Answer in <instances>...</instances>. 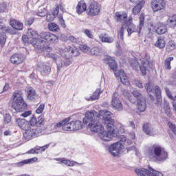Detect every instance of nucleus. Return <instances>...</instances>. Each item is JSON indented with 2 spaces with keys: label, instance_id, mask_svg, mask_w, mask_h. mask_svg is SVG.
<instances>
[{
  "label": "nucleus",
  "instance_id": "obj_1",
  "mask_svg": "<svg viewBox=\"0 0 176 176\" xmlns=\"http://www.w3.org/2000/svg\"><path fill=\"white\" fill-rule=\"evenodd\" d=\"M111 115L112 113L107 110H101L99 113L96 111H87L83 118V123L87 125L88 130H90L91 133H99L98 136L102 141L109 142L113 137L119 135L115 120L111 118ZM100 119H102L107 124V131L100 132L104 130V126Z\"/></svg>",
  "mask_w": 176,
  "mask_h": 176
},
{
  "label": "nucleus",
  "instance_id": "obj_2",
  "mask_svg": "<svg viewBox=\"0 0 176 176\" xmlns=\"http://www.w3.org/2000/svg\"><path fill=\"white\" fill-rule=\"evenodd\" d=\"M104 61L105 64L109 65L110 69L113 71L115 76H116V78H120L122 85H124L125 86H129V85H130V81H129V78L126 75V73H124V70L121 69L118 72V63H116V60L112 59L111 56H107L104 59Z\"/></svg>",
  "mask_w": 176,
  "mask_h": 176
},
{
  "label": "nucleus",
  "instance_id": "obj_3",
  "mask_svg": "<svg viewBox=\"0 0 176 176\" xmlns=\"http://www.w3.org/2000/svg\"><path fill=\"white\" fill-rule=\"evenodd\" d=\"M28 36L30 39H36V38H41L47 42L50 43H57L58 42V37L50 32H43L38 34V32L32 29H28Z\"/></svg>",
  "mask_w": 176,
  "mask_h": 176
},
{
  "label": "nucleus",
  "instance_id": "obj_4",
  "mask_svg": "<svg viewBox=\"0 0 176 176\" xmlns=\"http://www.w3.org/2000/svg\"><path fill=\"white\" fill-rule=\"evenodd\" d=\"M153 160L155 162H164L168 159V153L164 148L160 145L154 144L153 146Z\"/></svg>",
  "mask_w": 176,
  "mask_h": 176
},
{
  "label": "nucleus",
  "instance_id": "obj_5",
  "mask_svg": "<svg viewBox=\"0 0 176 176\" xmlns=\"http://www.w3.org/2000/svg\"><path fill=\"white\" fill-rule=\"evenodd\" d=\"M140 69L143 76L146 75V72L149 68H152L153 67V63L151 61V58L148 57L146 55L145 58H142L140 59Z\"/></svg>",
  "mask_w": 176,
  "mask_h": 176
},
{
  "label": "nucleus",
  "instance_id": "obj_6",
  "mask_svg": "<svg viewBox=\"0 0 176 176\" xmlns=\"http://www.w3.org/2000/svg\"><path fill=\"white\" fill-rule=\"evenodd\" d=\"M148 169H135V172L138 176H163V173L153 169L152 167L148 166Z\"/></svg>",
  "mask_w": 176,
  "mask_h": 176
},
{
  "label": "nucleus",
  "instance_id": "obj_7",
  "mask_svg": "<svg viewBox=\"0 0 176 176\" xmlns=\"http://www.w3.org/2000/svg\"><path fill=\"white\" fill-rule=\"evenodd\" d=\"M63 129L66 131H75L76 130H80L83 129V122L80 120L72 121L65 125Z\"/></svg>",
  "mask_w": 176,
  "mask_h": 176
},
{
  "label": "nucleus",
  "instance_id": "obj_8",
  "mask_svg": "<svg viewBox=\"0 0 176 176\" xmlns=\"http://www.w3.org/2000/svg\"><path fill=\"white\" fill-rule=\"evenodd\" d=\"M25 133L23 134L24 138L25 140H31L32 138H35L38 137V135L42 133V129L39 128L37 129H33L32 127L30 126L28 129L25 131Z\"/></svg>",
  "mask_w": 176,
  "mask_h": 176
},
{
  "label": "nucleus",
  "instance_id": "obj_9",
  "mask_svg": "<svg viewBox=\"0 0 176 176\" xmlns=\"http://www.w3.org/2000/svg\"><path fill=\"white\" fill-rule=\"evenodd\" d=\"M122 149H123V144L120 142H117L109 147V152L112 156L116 157L120 155Z\"/></svg>",
  "mask_w": 176,
  "mask_h": 176
},
{
  "label": "nucleus",
  "instance_id": "obj_10",
  "mask_svg": "<svg viewBox=\"0 0 176 176\" xmlns=\"http://www.w3.org/2000/svg\"><path fill=\"white\" fill-rule=\"evenodd\" d=\"M101 11V6L96 1H92L88 8L87 14L89 16H98Z\"/></svg>",
  "mask_w": 176,
  "mask_h": 176
},
{
  "label": "nucleus",
  "instance_id": "obj_11",
  "mask_svg": "<svg viewBox=\"0 0 176 176\" xmlns=\"http://www.w3.org/2000/svg\"><path fill=\"white\" fill-rule=\"evenodd\" d=\"M60 54L63 58L76 57V56H79V52L75 47H67L62 50Z\"/></svg>",
  "mask_w": 176,
  "mask_h": 176
},
{
  "label": "nucleus",
  "instance_id": "obj_12",
  "mask_svg": "<svg viewBox=\"0 0 176 176\" xmlns=\"http://www.w3.org/2000/svg\"><path fill=\"white\" fill-rule=\"evenodd\" d=\"M111 105L117 109V111H123V104H122V101L119 100V94L118 93H114L112 96Z\"/></svg>",
  "mask_w": 176,
  "mask_h": 176
},
{
  "label": "nucleus",
  "instance_id": "obj_13",
  "mask_svg": "<svg viewBox=\"0 0 176 176\" xmlns=\"http://www.w3.org/2000/svg\"><path fill=\"white\" fill-rule=\"evenodd\" d=\"M151 8L153 12H159L166 8V3L164 0H152Z\"/></svg>",
  "mask_w": 176,
  "mask_h": 176
},
{
  "label": "nucleus",
  "instance_id": "obj_14",
  "mask_svg": "<svg viewBox=\"0 0 176 176\" xmlns=\"http://www.w3.org/2000/svg\"><path fill=\"white\" fill-rule=\"evenodd\" d=\"M25 58H24V55L22 54H14L10 57V61L12 64L14 65H19V64H22L24 62Z\"/></svg>",
  "mask_w": 176,
  "mask_h": 176
},
{
  "label": "nucleus",
  "instance_id": "obj_15",
  "mask_svg": "<svg viewBox=\"0 0 176 176\" xmlns=\"http://www.w3.org/2000/svg\"><path fill=\"white\" fill-rule=\"evenodd\" d=\"M72 64V60L69 57H65V59H59L56 61L57 69L60 71L63 67H68Z\"/></svg>",
  "mask_w": 176,
  "mask_h": 176
},
{
  "label": "nucleus",
  "instance_id": "obj_16",
  "mask_svg": "<svg viewBox=\"0 0 176 176\" xmlns=\"http://www.w3.org/2000/svg\"><path fill=\"white\" fill-rule=\"evenodd\" d=\"M15 123L19 126L21 130L26 131L28 129H30V122L27 121L24 118H16Z\"/></svg>",
  "mask_w": 176,
  "mask_h": 176
},
{
  "label": "nucleus",
  "instance_id": "obj_17",
  "mask_svg": "<svg viewBox=\"0 0 176 176\" xmlns=\"http://www.w3.org/2000/svg\"><path fill=\"white\" fill-rule=\"evenodd\" d=\"M46 42L41 38H36L35 43L34 44V47L35 49H37L38 50H40L41 52H43L44 50H46Z\"/></svg>",
  "mask_w": 176,
  "mask_h": 176
},
{
  "label": "nucleus",
  "instance_id": "obj_18",
  "mask_svg": "<svg viewBox=\"0 0 176 176\" xmlns=\"http://www.w3.org/2000/svg\"><path fill=\"white\" fill-rule=\"evenodd\" d=\"M10 24L14 30H16L17 31H23L24 28V24L17 19L11 20Z\"/></svg>",
  "mask_w": 176,
  "mask_h": 176
},
{
  "label": "nucleus",
  "instance_id": "obj_19",
  "mask_svg": "<svg viewBox=\"0 0 176 176\" xmlns=\"http://www.w3.org/2000/svg\"><path fill=\"white\" fill-rule=\"evenodd\" d=\"M38 71H39L42 75H49L52 72V68L47 65L41 63L38 65Z\"/></svg>",
  "mask_w": 176,
  "mask_h": 176
},
{
  "label": "nucleus",
  "instance_id": "obj_20",
  "mask_svg": "<svg viewBox=\"0 0 176 176\" xmlns=\"http://www.w3.org/2000/svg\"><path fill=\"white\" fill-rule=\"evenodd\" d=\"M76 13H78V14H82V13L86 12L87 9V6H86V3L85 2V1H80L76 7Z\"/></svg>",
  "mask_w": 176,
  "mask_h": 176
},
{
  "label": "nucleus",
  "instance_id": "obj_21",
  "mask_svg": "<svg viewBox=\"0 0 176 176\" xmlns=\"http://www.w3.org/2000/svg\"><path fill=\"white\" fill-rule=\"evenodd\" d=\"M143 131L147 135H151V137H153V135H155V132L153 131V127L149 123H145L143 125Z\"/></svg>",
  "mask_w": 176,
  "mask_h": 176
},
{
  "label": "nucleus",
  "instance_id": "obj_22",
  "mask_svg": "<svg viewBox=\"0 0 176 176\" xmlns=\"http://www.w3.org/2000/svg\"><path fill=\"white\" fill-rule=\"evenodd\" d=\"M102 93V91H101V89H97L94 93L93 95L89 98H85V100L87 101H96V100H98L100 98V96H101V94Z\"/></svg>",
  "mask_w": 176,
  "mask_h": 176
},
{
  "label": "nucleus",
  "instance_id": "obj_23",
  "mask_svg": "<svg viewBox=\"0 0 176 176\" xmlns=\"http://www.w3.org/2000/svg\"><path fill=\"white\" fill-rule=\"evenodd\" d=\"M127 32H128V36H131V34L134 32H138L140 33V28L136 27L135 25L133 23H129L127 28Z\"/></svg>",
  "mask_w": 176,
  "mask_h": 176
},
{
  "label": "nucleus",
  "instance_id": "obj_24",
  "mask_svg": "<svg viewBox=\"0 0 176 176\" xmlns=\"http://www.w3.org/2000/svg\"><path fill=\"white\" fill-rule=\"evenodd\" d=\"M155 47H158V49H164V47H166V41H164V37L159 36L155 43Z\"/></svg>",
  "mask_w": 176,
  "mask_h": 176
},
{
  "label": "nucleus",
  "instance_id": "obj_25",
  "mask_svg": "<svg viewBox=\"0 0 176 176\" xmlns=\"http://www.w3.org/2000/svg\"><path fill=\"white\" fill-rule=\"evenodd\" d=\"M155 31L158 35H163V34H166L167 32V27L164 23H158Z\"/></svg>",
  "mask_w": 176,
  "mask_h": 176
},
{
  "label": "nucleus",
  "instance_id": "obj_26",
  "mask_svg": "<svg viewBox=\"0 0 176 176\" xmlns=\"http://www.w3.org/2000/svg\"><path fill=\"white\" fill-rule=\"evenodd\" d=\"M138 109L140 112H145L146 109V100L145 99L138 101Z\"/></svg>",
  "mask_w": 176,
  "mask_h": 176
},
{
  "label": "nucleus",
  "instance_id": "obj_27",
  "mask_svg": "<svg viewBox=\"0 0 176 176\" xmlns=\"http://www.w3.org/2000/svg\"><path fill=\"white\" fill-rule=\"evenodd\" d=\"M71 120V118H65L64 120L60 121L59 122H58L55 128L57 127L58 129L60 127H62L63 130L64 131H67V129H64V126H67L68 124V122H69Z\"/></svg>",
  "mask_w": 176,
  "mask_h": 176
},
{
  "label": "nucleus",
  "instance_id": "obj_28",
  "mask_svg": "<svg viewBox=\"0 0 176 176\" xmlns=\"http://www.w3.org/2000/svg\"><path fill=\"white\" fill-rule=\"evenodd\" d=\"M116 17L117 21H120V23H123V21H126V20H127V12H123L120 14V12H117L116 13Z\"/></svg>",
  "mask_w": 176,
  "mask_h": 176
},
{
  "label": "nucleus",
  "instance_id": "obj_29",
  "mask_svg": "<svg viewBox=\"0 0 176 176\" xmlns=\"http://www.w3.org/2000/svg\"><path fill=\"white\" fill-rule=\"evenodd\" d=\"M145 4L144 1H140L139 3H138L133 8V13L135 14V16H137L140 12H141V10L142 9V7Z\"/></svg>",
  "mask_w": 176,
  "mask_h": 176
},
{
  "label": "nucleus",
  "instance_id": "obj_30",
  "mask_svg": "<svg viewBox=\"0 0 176 176\" xmlns=\"http://www.w3.org/2000/svg\"><path fill=\"white\" fill-rule=\"evenodd\" d=\"M167 25L169 26L170 28H175L176 27V14H174L167 20Z\"/></svg>",
  "mask_w": 176,
  "mask_h": 176
},
{
  "label": "nucleus",
  "instance_id": "obj_31",
  "mask_svg": "<svg viewBox=\"0 0 176 176\" xmlns=\"http://www.w3.org/2000/svg\"><path fill=\"white\" fill-rule=\"evenodd\" d=\"M36 160H38V158H36V157L25 160L18 162L17 166L21 167V166H24V164H31V163H35V162H36Z\"/></svg>",
  "mask_w": 176,
  "mask_h": 176
},
{
  "label": "nucleus",
  "instance_id": "obj_32",
  "mask_svg": "<svg viewBox=\"0 0 176 176\" xmlns=\"http://www.w3.org/2000/svg\"><path fill=\"white\" fill-rule=\"evenodd\" d=\"M56 160L60 162V163H63V164H65V166H68L69 167H73V166H75V164H78V162L68 160L65 158H60V160L56 159Z\"/></svg>",
  "mask_w": 176,
  "mask_h": 176
},
{
  "label": "nucleus",
  "instance_id": "obj_33",
  "mask_svg": "<svg viewBox=\"0 0 176 176\" xmlns=\"http://www.w3.org/2000/svg\"><path fill=\"white\" fill-rule=\"evenodd\" d=\"M20 104L16 107V112H23L25 111L28 108L27 103L24 101V99H22V101H20Z\"/></svg>",
  "mask_w": 176,
  "mask_h": 176
},
{
  "label": "nucleus",
  "instance_id": "obj_34",
  "mask_svg": "<svg viewBox=\"0 0 176 176\" xmlns=\"http://www.w3.org/2000/svg\"><path fill=\"white\" fill-rule=\"evenodd\" d=\"M99 39L101 41L102 43H113L114 39L113 37H109V36H105L104 34H100L99 36Z\"/></svg>",
  "mask_w": 176,
  "mask_h": 176
},
{
  "label": "nucleus",
  "instance_id": "obj_35",
  "mask_svg": "<svg viewBox=\"0 0 176 176\" xmlns=\"http://www.w3.org/2000/svg\"><path fill=\"white\" fill-rule=\"evenodd\" d=\"M28 100H35V97H36V92L35 89L33 88H28Z\"/></svg>",
  "mask_w": 176,
  "mask_h": 176
},
{
  "label": "nucleus",
  "instance_id": "obj_36",
  "mask_svg": "<svg viewBox=\"0 0 176 176\" xmlns=\"http://www.w3.org/2000/svg\"><path fill=\"white\" fill-rule=\"evenodd\" d=\"M173 60H174V57H173V56L168 57L165 59L164 64L165 69L167 71H170V69L172 68L171 67V61H173Z\"/></svg>",
  "mask_w": 176,
  "mask_h": 176
},
{
  "label": "nucleus",
  "instance_id": "obj_37",
  "mask_svg": "<svg viewBox=\"0 0 176 176\" xmlns=\"http://www.w3.org/2000/svg\"><path fill=\"white\" fill-rule=\"evenodd\" d=\"M24 100L23 98V91L16 90L13 93L12 100Z\"/></svg>",
  "mask_w": 176,
  "mask_h": 176
},
{
  "label": "nucleus",
  "instance_id": "obj_38",
  "mask_svg": "<svg viewBox=\"0 0 176 176\" xmlns=\"http://www.w3.org/2000/svg\"><path fill=\"white\" fill-rule=\"evenodd\" d=\"M47 14V11L46 10V8L43 6H40L38 9L37 16H39L40 17H45Z\"/></svg>",
  "mask_w": 176,
  "mask_h": 176
},
{
  "label": "nucleus",
  "instance_id": "obj_39",
  "mask_svg": "<svg viewBox=\"0 0 176 176\" xmlns=\"http://www.w3.org/2000/svg\"><path fill=\"white\" fill-rule=\"evenodd\" d=\"M131 67L135 70L138 71V68H140V63L136 59H131L130 61Z\"/></svg>",
  "mask_w": 176,
  "mask_h": 176
},
{
  "label": "nucleus",
  "instance_id": "obj_40",
  "mask_svg": "<svg viewBox=\"0 0 176 176\" xmlns=\"http://www.w3.org/2000/svg\"><path fill=\"white\" fill-rule=\"evenodd\" d=\"M90 53L91 56H100L101 55V48L98 47H94L90 50Z\"/></svg>",
  "mask_w": 176,
  "mask_h": 176
},
{
  "label": "nucleus",
  "instance_id": "obj_41",
  "mask_svg": "<svg viewBox=\"0 0 176 176\" xmlns=\"http://www.w3.org/2000/svg\"><path fill=\"white\" fill-rule=\"evenodd\" d=\"M20 101H23V99H12L11 102V107L12 109L14 111L17 109V107L20 104Z\"/></svg>",
  "mask_w": 176,
  "mask_h": 176
},
{
  "label": "nucleus",
  "instance_id": "obj_42",
  "mask_svg": "<svg viewBox=\"0 0 176 176\" xmlns=\"http://www.w3.org/2000/svg\"><path fill=\"white\" fill-rule=\"evenodd\" d=\"M140 25H139V34H141V30H142V27L145 25V16L143 14H142L139 18Z\"/></svg>",
  "mask_w": 176,
  "mask_h": 176
},
{
  "label": "nucleus",
  "instance_id": "obj_43",
  "mask_svg": "<svg viewBox=\"0 0 176 176\" xmlns=\"http://www.w3.org/2000/svg\"><path fill=\"white\" fill-rule=\"evenodd\" d=\"M2 24V22H0V30L2 32H6V34H12V28L9 27H6Z\"/></svg>",
  "mask_w": 176,
  "mask_h": 176
},
{
  "label": "nucleus",
  "instance_id": "obj_44",
  "mask_svg": "<svg viewBox=\"0 0 176 176\" xmlns=\"http://www.w3.org/2000/svg\"><path fill=\"white\" fill-rule=\"evenodd\" d=\"M48 28L50 31H52L53 32H58V30H60L58 25L54 23L49 24Z\"/></svg>",
  "mask_w": 176,
  "mask_h": 176
},
{
  "label": "nucleus",
  "instance_id": "obj_45",
  "mask_svg": "<svg viewBox=\"0 0 176 176\" xmlns=\"http://www.w3.org/2000/svg\"><path fill=\"white\" fill-rule=\"evenodd\" d=\"M132 94L135 98H137L138 101H140V100L145 99V98L142 96V94L137 90L133 91Z\"/></svg>",
  "mask_w": 176,
  "mask_h": 176
},
{
  "label": "nucleus",
  "instance_id": "obj_46",
  "mask_svg": "<svg viewBox=\"0 0 176 176\" xmlns=\"http://www.w3.org/2000/svg\"><path fill=\"white\" fill-rule=\"evenodd\" d=\"M44 125H45V118H43V116H41L38 117L36 126L37 127H42V126H44Z\"/></svg>",
  "mask_w": 176,
  "mask_h": 176
},
{
  "label": "nucleus",
  "instance_id": "obj_47",
  "mask_svg": "<svg viewBox=\"0 0 176 176\" xmlns=\"http://www.w3.org/2000/svg\"><path fill=\"white\" fill-rule=\"evenodd\" d=\"M5 43H6V34L5 32L0 34V45L1 47L5 46Z\"/></svg>",
  "mask_w": 176,
  "mask_h": 176
},
{
  "label": "nucleus",
  "instance_id": "obj_48",
  "mask_svg": "<svg viewBox=\"0 0 176 176\" xmlns=\"http://www.w3.org/2000/svg\"><path fill=\"white\" fill-rule=\"evenodd\" d=\"M117 131L118 132V135L114 136V138H118V140H120L118 142H120L121 144H123V142H126V139L124 135H120V131H119L118 129H117Z\"/></svg>",
  "mask_w": 176,
  "mask_h": 176
},
{
  "label": "nucleus",
  "instance_id": "obj_49",
  "mask_svg": "<svg viewBox=\"0 0 176 176\" xmlns=\"http://www.w3.org/2000/svg\"><path fill=\"white\" fill-rule=\"evenodd\" d=\"M49 58H52L54 61H56V64H57V61L61 60V58L58 57V55L55 54H48Z\"/></svg>",
  "mask_w": 176,
  "mask_h": 176
},
{
  "label": "nucleus",
  "instance_id": "obj_50",
  "mask_svg": "<svg viewBox=\"0 0 176 176\" xmlns=\"http://www.w3.org/2000/svg\"><path fill=\"white\" fill-rule=\"evenodd\" d=\"M164 110L166 116L170 118L171 116V109H170V107H168V105L165 106Z\"/></svg>",
  "mask_w": 176,
  "mask_h": 176
},
{
  "label": "nucleus",
  "instance_id": "obj_51",
  "mask_svg": "<svg viewBox=\"0 0 176 176\" xmlns=\"http://www.w3.org/2000/svg\"><path fill=\"white\" fill-rule=\"evenodd\" d=\"M155 93L156 97H162V89H160V87L158 85L155 87Z\"/></svg>",
  "mask_w": 176,
  "mask_h": 176
},
{
  "label": "nucleus",
  "instance_id": "obj_52",
  "mask_svg": "<svg viewBox=\"0 0 176 176\" xmlns=\"http://www.w3.org/2000/svg\"><path fill=\"white\" fill-rule=\"evenodd\" d=\"M6 8H8L6 3L3 2L0 3V13H5L7 10Z\"/></svg>",
  "mask_w": 176,
  "mask_h": 176
},
{
  "label": "nucleus",
  "instance_id": "obj_53",
  "mask_svg": "<svg viewBox=\"0 0 176 176\" xmlns=\"http://www.w3.org/2000/svg\"><path fill=\"white\" fill-rule=\"evenodd\" d=\"M175 49V44L173 43H169L166 47V51L170 53V52H173Z\"/></svg>",
  "mask_w": 176,
  "mask_h": 176
},
{
  "label": "nucleus",
  "instance_id": "obj_54",
  "mask_svg": "<svg viewBox=\"0 0 176 176\" xmlns=\"http://www.w3.org/2000/svg\"><path fill=\"white\" fill-rule=\"evenodd\" d=\"M36 122H37V119L36 118H35V116L33 115L30 120V126H32V127L36 126Z\"/></svg>",
  "mask_w": 176,
  "mask_h": 176
},
{
  "label": "nucleus",
  "instance_id": "obj_55",
  "mask_svg": "<svg viewBox=\"0 0 176 176\" xmlns=\"http://www.w3.org/2000/svg\"><path fill=\"white\" fill-rule=\"evenodd\" d=\"M59 19V23L61 25V27H63V28H67V25H65V21H64V18H63V15H59L58 16Z\"/></svg>",
  "mask_w": 176,
  "mask_h": 176
},
{
  "label": "nucleus",
  "instance_id": "obj_56",
  "mask_svg": "<svg viewBox=\"0 0 176 176\" xmlns=\"http://www.w3.org/2000/svg\"><path fill=\"white\" fill-rule=\"evenodd\" d=\"M45 109V104H41L40 106L36 109V113H42L43 110Z\"/></svg>",
  "mask_w": 176,
  "mask_h": 176
},
{
  "label": "nucleus",
  "instance_id": "obj_57",
  "mask_svg": "<svg viewBox=\"0 0 176 176\" xmlns=\"http://www.w3.org/2000/svg\"><path fill=\"white\" fill-rule=\"evenodd\" d=\"M80 50L83 52V53H87V52L90 50V47L85 45H80Z\"/></svg>",
  "mask_w": 176,
  "mask_h": 176
},
{
  "label": "nucleus",
  "instance_id": "obj_58",
  "mask_svg": "<svg viewBox=\"0 0 176 176\" xmlns=\"http://www.w3.org/2000/svg\"><path fill=\"white\" fill-rule=\"evenodd\" d=\"M4 122L7 123V124H9L10 122H12V117L10 116V114H6L4 116Z\"/></svg>",
  "mask_w": 176,
  "mask_h": 176
},
{
  "label": "nucleus",
  "instance_id": "obj_59",
  "mask_svg": "<svg viewBox=\"0 0 176 176\" xmlns=\"http://www.w3.org/2000/svg\"><path fill=\"white\" fill-rule=\"evenodd\" d=\"M157 100L155 104L157 107H162V102H163V100L162 99V96H156Z\"/></svg>",
  "mask_w": 176,
  "mask_h": 176
},
{
  "label": "nucleus",
  "instance_id": "obj_60",
  "mask_svg": "<svg viewBox=\"0 0 176 176\" xmlns=\"http://www.w3.org/2000/svg\"><path fill=\"white\" fill-rule=\"evenodd\" d=\"M32 113V111H27L21 113V116H22V118H28V116H30Z\"/></svg>",
  "mask_w": 176,
  "mask_h": 176
},
{
  "label": "nucleus",
  "instance_id": "obj_61",
  "mask_svg": "<svg viewBox=\"0 0 176 176\" xmlns=\"http://www.w3.org/2000/svg\"><path fill=\"white\" fill-rule=\"evenodd\" d=\"M34 23V16H31L25 22V25H31Z\"/></svg>",
  "mask_w": 176,
  "mask_h": 176
},
{
  "label": "nucleus",
  "instance_id": "obj_62",
  "mask_svg": "<svg viewBox=\"0 0 176 176\" xmlns=\"http://www.w3.org/2000/svg\"><path fill=\"white\" fill-rule=\"evenodd\" d=\"M41 148H32L27 151V153L28 154H34V153H39V150Z\"/></svg>",
  "mask_w": 176,
  "mask_h": 176
},
{
  "label": "nucleus",
  "instance_id": "obj_63",
  "mask_svg": "<svg viewBox=\"0 0 176 176\" xmlns=\"http://www.w3.org/2000/svg\"><path fill=\"white\" fill-rule=\"evenodd\" d=\"M54 19H56V16L53 14H49L48 15H47L46 16V20L47 21H53V20H54Z\"/></svg>",
  "mask_w": 176,
  "mask_h": 176
},
{
  "label": "nucleus",
  "instance_id": "obj_64",
  "mask_svg": "<svg viewBox=\"0 0 176 176\" xmlns=\"http://www.w3.org/2000/svg\"><path fill=\"white\" fill-rule=\"evenodd\" d=\"M165 91H166V95L168 96V98H170V100L174 99V96H173V94H171V91H170V89H166Z\"/></svg>",
  "mask_w": 176,
  "mask_h": 176
}]
</instances>
